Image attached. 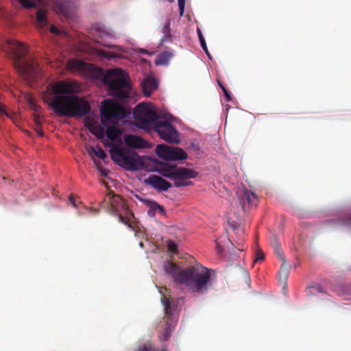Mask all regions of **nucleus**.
<instances>
[{"mask_svg":"<svg viewBox=\"0 0 351 351\" xmlns=\"http://www.w3.org/2000/svg\"><path fill=\"white\" fill-rule=\"evenodd\" d=\"M73 90L72 84L59 82L49 84L42 93V99L59 116L82 117L90 112V106L85 99L74 95Z\"/></svg>","mask_w":351,"mask_h":351,"instance_id":"f257e3e1","label":"nucleus"},{"mask_svg":"<svg viewBox=\"0 0 351 351\" xmlns=\"http://www.w3.org/2000/svg\"><path fill=\"white\" fill-rule=\"evenodd\" d=\"M66 69L96 80H101L104 84L108 85L109 95L113 97L121 99L129 97L131 86L127 73L121 69H109L104 73L103 69L93 64L76 59L69 60Z\"/></svg>","mask_w":351,"mask_h":351,"instance_id":"f03ea898","label":"nucleus"},{"mask_svg":"<svg viewBox=\"0 0 351 351\" xmlns=\"http://www.w3.org/2000/svg\"><path fill=\"white\" fill-rule=\"evenodd\" d=\"M211 269L197 263L181 270L178 282L185 285L192 293L203 295L211 287Z\"/></svg>","mask_w":351,"mask_h":351,"instance_id":"7ed1b4c3","label":"nucleus"},{"mask_svg":"<svg viewBox=\"0 0 351 351\" xmlns=\"http://www.w3.org/2000/svg\"><path fill=\"white\" fill-rule=\"evenodd\" d=\"M159 291L162 295L161 302L164 305L165 316L158 326V330L160 332V341H165L170 337L178 322L180 311L178 305L183 299L182 298H172L168 289L165 287H161Z\"/></svg>","mask_w":351,"mask_h":351,"instance_id":"20e7f679","label":"nucleus"},{"mask_svg":"<svg viewBox=\"0 0 351 351\" xmlns=\"http://www.w3.org/2000/svg\"><path fill=\"white\" fill-rule=\"evenodd\" d=\"M8 45L14 59V66L22 77L27 81H31L41 77L39 64L35 60H23L27 53V48L23 43L10 40Z\"/></svg>","mask_w":351,"mask_h":351,"instance_id":"39448f33","label":"nucleus"},{"mask_svg":"<svg viewBox=\"0 0 351 351\" xmlns=\"http://www.w3.org/2000/svg\"><path fill=\"white\" fill-rule=\"evenodd\" d=\"M157 171L162 176L172 179L174 181V186L178 188L192 185L193 182L187 180L196 178L198 175V173L192 169L178 167L168 163H162L158 166Z\"/></svg>","mask_w":351,"mask_h":351,"instance_id":"423d86ee","label":"nucleus"},{"mask_svg":"<svg viewBox=\"0 0 351 351\" xmlns=\"http://www.w3.org/2000/svg\"><path fill=\"white\" fill-rule=\"evenodd\" d=\"M134 118L136 125L146 130H153L160 120L156 112L145 104H140L136 107Z\"/></svg>","mask_w":351,"mask_h":351,"instance_id":"0eeeda50","label":"nucleus"},{"mask_svg":"<svg viewBox=\"0 0 351 351\" xmlns=\"http://www.w3.org/2000/svg\"><path fill=\"white\" fill-rule=\"evenodd\" d=\"M110 152L112 154V158H114V156L119 157V160L122 162V165L128 170H138L143 168V163L138 157V156L134 153L126 152L124 149H121L119 145L114 143L110 144Z\"/></svg>","mask_w":351,"mask_h":351,"instance_id":"6e6552de","label":"nucleus"},{"mask_svg":"<svg viewBox=\"0 0 351 351\" xmlns=\"http://www.w3.org/2000/svg\"><path fill=\"white\" fill-rule=\"evenodd\" d=\"M108 198L112 213L119 216L120 222L132 228L130 217L132 216L133 214L128 210L121 197L110 192L108 194Z\"/></svg>","mask_w":351,"mask_h":351,"instance_id":"1a4fd4ad","label":"nucleus"},{"mask_svg":"<svg viewBox=\"0 0 351 351\" xmlns=\"http://www.w3.org/2000/svg\"><path fill=\"white\" fill-rule=\"evenodd\" d=\"M101 122L106 126L104 119L106 121L120 120L127 115V110L122 104L114 100L105 99L101 109Z\"/></svg>","mask_w":351,"mask_h":351,"instance_id":"9d476101","label":"nucleus"},{"mask_svg":"<svg viewBox=\"0 0 351 351\" xmlns=\"http://www.w3.org/2000/svg\"><path fill=\"white\" fill-rule=\"evenodd\" d=\"M153 130L167 143H178L180 141L178 130L168 121L159 120Z\"/></svg>","mask_w":351,"mask_h":351,"instance_id":"9b49d317","label":"nucleus"},{"mask_svg":"<svg viewBox=\"0 0 351 351\" xmlns=\"http://www.w3.org/2000/svg\"><path fill=\"white\" fill-rule=\"evenodd\" d=\"M156 154L166 160H184L187 158V154L182 148L171 147L165 144L157 145Z\"/></svg>","mask_w":351,"mask_h":351,"instance_id":"f8f14e48","label":"nucleus"},{"mask_svg":"<svg viewBox=\"0 0 351 351\" xmlns=\"http://www.w3.org/2000/svg\"><path fill=\"white\" fill-rule=\"evenodd\" d=\"M145 183L152 186L158 191H167L172 184L163 178L152 174L145 179Z\"/></svg>","mask_w":351,"mask_h":351,"instance_id":"ddd939ff","label":"nucleus"},{"mask_svg":"<svg viewBox=\"0 0 351 351\" xmlns=\"http://www.w3.org/2000/svg\"><path fill=\"white\" fill-rule=\"evenodd\" d=\"M54 8L64 16L69 18L72 16L74 11L73 3L71 0H55Z\"/></svg>","mask_w":351,"mask_h":351,"instance_id":"4468645a","label":"nucleus"},{"mask_svg":"<svg viewBox=\"0 0 351 351\" xmlns=\"http://www.w3.org/2000/svg\"><path fill=\"white\" fill-rule=\"evenodd\" d=\"M125 145L131 148L143 149L149 147V143L143 138L134 134H128L124 138Z\"/></svg>","mask_w":351,"mask_h":351,"instance_id":"2eb2a0df","label":"nucleus"},{"mask_svg":"<svg viewBox=\"0 0 351 351\" xmlns=\"http://www.w3.org/2000/svg\"><path fill=\"white\" fill-rule=\"evenodd\" d=\"M158 87V82L154 77H147L141 83L143 93L146 97H149L152 93Z\"/></svg>","mask_w":351,"mask_h":351,"instance_id":"dca6fc26","label":"nucleus"},{"mask_svg":"<svg viewBox=\"0 0 351 351\" xmlns=\"http://www.w3.org/2000/svg\"><path fill=\"white\" fill-rule=\"evenodd\" d=\"M164 270L166 274L171 276L174 280L178 282V277L180 275V271L178 266L173 263H167L164 265Z\"/></svg>","mask_w":351,"mask_h":351,"instance_id":"f3484780","label":"nucleus"},{"mask_svg":"<svg viewBox=\"0 0 351 351\" xmlns=\"http://www.w3.org/2000/svg\"><path fill=\"white\" fill-rule=\"evenodd\" d=\"M173 56V54L171 51H164L158 55L155 63L156 65L167 64Z\"/></svg>","mask_w":351,"mask_h":351,"instance_id":"a211bd4d","label":"nucleus"},{"mask_svg":"<svg viewBox=\"0 0 351 351\" xmlns=\"http://www.w3.org/2000/svg\"><path fill=\"white\" fill-rule=\"evenodd\" d=\"M86 126L97 138L101 139L104 137L105 130L102 126L93 123H86Z\"/></svg>","mask_w":351,"mask_h":351,"instance_id":"6ab92c4d","label":"nucleus"},{"mask_svg":"<svg viewBox=\"0 0 351 351\" xmlns=\"http://www.w3.org/2000/svg\"><path fill=\"white\" fill-rule=\"evenodd\" d=\"M243 193L244 199L247 201L250 207H256L258 205V196L255 193L245 189Z\"/></svg>","mask_w":351,"mask_h":351,"instance_id":"aec40b11","label":"nucleus"},{"mask_svg":"<svg viewBox=\"0 0 351 351\" xmlns=\"http://www.w3.org/2000/svg\"><path fill=\"white\" fill-rule=\"evenodd\" d=\"M121 130L116 125L108 127L105 132L108 138L111 141H116L121 134Z\"/></svg>","mask_w":351,"mask_h":351,"instance_id":"412c9836","label":"nucleus"},{"mask_svg":"<svg viewBox=\"0 0 351 351\" xmlns=\"http://www.w3.org/2000/svg\"><path fill=\"white\" fill-rule=\"evenodd\" d=\"M162 33L164 36L161 38V44L166 42L171 41V28H170V21L167 20L164 25L162 28Z\"/></svg>","mask_w":351,"mask_h":351,"instance_id":"4be33fe9","label":"nucleus"},{"mask_svg":"<svg viewBox=\"0 0 351 351\" xmlns=\"http://www.w3.org/2000/svg\"><path fill=\"white\" fill-rule=\"evenodd\" d=\"M289 276V268L286 265V260L284 261H281V267L280 271H278V278L280 281L282 282H285L287 280Z\"/></svg>","mask_w":351,"mask_h":351,"instance_id":"5701e85b","label":"nucleus"},{"mask_svg":"<svg viewBox=\"0 0 351 351\" xmlns=\"http://www.w3.org/2000/svg\"><path fill=\"white\" fill-rule=\"evenodd\" d=\"M36 21L40 27L45 26L47 24L46 13L43 10H38L36 12Z\"/></svg>","mask_w":351,"mask_h":351,"instance_id":"b1692460","label":"nucleus"},{"mask_svg":"<svg viewBox=\"0 0 351 351\" xmlns=\"http://www.w3.org/2000/svg\"><path fill=\"white\" fill-rule=\"evenodd\" d=\"M90 150L96 156H97L101 160H104L107 158L106 153L99 145L95 147H91Z\"/></svg>","mask_w":351,"mask_h":351,"instance_id":"393cba45","label":"nucleus"},{"mask_svg":"<svg viewBox=\"0 0 351 351\" xmlns=\"http://www.w3.org/2000/svg\"><path fill=\"white\" fill-rule=\"evenodd\" d=\"M148 206L150 208L149 212L155 213L156 211H160L161 213H165V209L162 206H160L158 204H157L156 202L154 201H149L148 202Z\"/></svg>","mask_w":351,"mask_h":351,"instance_id":"a878e982","label":"nucleus"},{"mask_svg":"<svg viewBox=\"0 0 351 351\" xmlns=\"http://www.w3.org/2000/svg\"><path fill=\"white\" fill-rule=\"evenodd\" d=\"M38 0H19L21 5L25 8H32L35 7Z\"/></svg>","mask_w":351,"mask_h":351,"instance_id":"bb28decb","label":"nucleus"},{"mask_svg":"<svg viewBox=\"0 0 351 351\" xmlns=\"http://www.w3.org/2000/svg\"><path fill=\"white\" fill-rule=\"evenodd\" d=\"M197 34L202 47L205 51V52L208 55L206 41L199 29H197Z\"/></svg>","mask_w":351,"mask_h":351,"instance_id":"cd10ccee","label":"nucleus"},{"mask_svg":"<svg viewBox=\"0 0 351 351\" xmlns=\"http://www.w3.org/2000/svg\"><path fill=\"white\" fill-rule=\"evenodd\" d=\"M137 351H167V348L166 347L162 346L160 350H157L155 348H152L151 344H148L145 345L143 347L138 348Z\"/></svg>","mask_w":351,"mask_h":351,"instance_id":"c85d7f7f","label":"nucleus"},{"mask_svg":"<svg viewBox=\"0 0 351 351\" xmlns=\"http://www.w3.org/2000/svg\"><path fill=\"white\" fill-rule=\"evenodd\" d=\"M167 247L168 250L173 253V254H177L178 252V246L175 242L173 241H169L167 243Z\"/></svg>","mask_w":351,"mask_h":351,"instance_id":"c756f323","label":"nucleus"},{"mask_svg":"<svg viewBox=\"0 0 351 351\" xmlns=\"http://www.w3.org/2000/svg\"><path fill=\"white\" fill-rule=\"evenodd\" d=\"M264 259H265L264 252L260 248H258L256 251V256H255L254 262L263 261Z\"/></svg>","mask_w":351,"mask_h":351,"instance_id":"7c9ffc66","label":"nucleus"},{"mask_svg":"<svg viewBox=\"0 0 351 351\" xmlns=\"http://www.w3.org/2000/svg\"><path fill=\"white\" fill-rule=\"evenodd\" d=\"M274 252L275 254L278 256V258L281 261H285V256L284 255L283 252H282L280 246H279L278 247L274 249Z\"/></svg>","mask_w":351,"mask_h":351,"instance_id":"2f4dec72","label":"nucleus"},{"mask_svg":"<svg viewBox=\"0 0 351 351\" xmlns=\"http://www.w3.org/2000/svg\"><path fill=\"white\" fill-rule=\"evenodd\" d=\"M178 1L180 16H183L184 12L185 0H178Z\"/></svg>","mask_w":351,"mask_h":351,"instance_id":"473e14b6","label":"nucleus"},{"mask_svg":"<svg viewBox=\"0 0 351 351\" xmlns=\"http://www.w3.org/2000/svg\"><path fill=\"white\" fill-rule=\"evenodd\" d=\"M97 169L100 172L101 176L102 177H106L108 171L99 165H97Z\"/></svg>","mask_w":351,"mask_h":351,"instance_id":"72a5a7b5","label":"nucleus"},{"mask_svg":"<svg viewBox=\"0 0 351 351\" xmlns=\"http://www.w3.org/2000/svg\"><path fill=\"white\" fill-rule=\"evenodd\" d=\"M34 130H35L36 132L38 134V136H44V132L41 129V125H40L39 126L38 125H35L34 126Z\"/></svg>","mask_w":351,"mask_h":351,"instance_id":"f704fd0d","label":"nucleus"},{"mask_svg":"<svg viewBox=\"0 0 351 351\" xmlns=\"http://www.w3.org/2000/svg\"><path fill=\"white\" fill-rule=\"evenodd\" d=\"M271 245L273 250L280 246V243L278 242V241L275 238L271 241Z\"/></svg>","mask_w":351,"mask_h":351,"instance_id":"c9c22d12","label":"nucleus"},{"mask_svg":"<svg viewBox=\"0 0 351 351\" xmlns=\"http://www.w3.org/2000/svg\"><path fill=\"white\" fill-rule=\"evenodd\" d=\"M34 125H41V121H40V116L39 115H36L34 118Z\"/></svg>","mask_w":351,"mask_h":351,"instance_id":"e433bc0d","label":"nucleus"},{"mask_svg":"<svg viewBox=\"0 0 351 351\" xmlns=\"http://www.w3.org/2000/svg\"><path fill=\"white\" fill-rule=\"evenodd\" d=\"M224 96L226 97V99L228 101H230L232 100V98H231V96H230V94L228 93V91L227 90V89H224Z\"/></svg>","mask_w":351,"mask_h":351,"instance_id":"4c0bfd02","label":"nucleus"},{"mask_svg":"<svg viewBox=\"0 0 351 351\" xmlns=\"http://www.w3.org/2000/svg\"><path fill=\"white\" fill-rule=\"evenodd\" d=\"M216 250L218 254H220L223 251V247L219 245V243L216 241Z\"/></svg>","mask_w":351,"mask_h":351,"instance_id":"58836bf2","label":"nucleus"},{"mask_svg":"<svg viewBox=\"0 0 351 351\" xmlns=\"http://www.w3.org/2000/svg\"><path fill=\"white\" fill-rule=\"evenodd\" d=\"M50 32L51 33L56 34H59L58 29L54 25H51L50 27Z\"/></svg>","mask_w":351,"mask_h":351,"instance_id":"ea45409f","label":"nucleus"},{"mask_svg":"<svg viewBox=\"0 0 351 351\" xmlns=\"http://www.w3.org/2000/svg\"><path fill=\"white\" fill-rule=\"evenodd\" d=\"M102 56H104V57H106L108 58H111L113 57L112 56V53H110V52H106V51H104L102 53H101Z\"/></svg>","mask_w":351,"mask_h":351,"instance_id":"a19ab883","label":"nucleus"},{"mask_svg":"<svg viewBox=\"0 0 351 351\" xmlns=\"http://www.w3.org/2000/svg\"><path fill=\"white\" fill-rule=\"evenodd\" d=\"M69 201L71 202V204H73V206L74 207H76V206H77L76 203H75V199H74V197H73L72 195H71V196L69 197Z\"/></svg>","mask_w":351,"mask_h":351,"instance_id":"79ce46f5","label":"nucleus"},{"mask_svg":"<svg viewBox=\"0 0 351 351\" xmlns=\"http://www.w3.org/2000/svg\"><path fill=\"white\" fill-rule=\"evenodd\" d=\"M315 289L319 293L324 292L323 288L320 285H317L316 287H315Z\"/></svg>","mask_w":351,"mask_h":351,"instance_id":"37998d69","label":"nucleus"},{"mask_svg":"<svg viewBox=\"0 0 351 351\" xmlns=\"http://www.w3.org/2000/svg\"><path fill=\"white\" fill-rule=\"evenodd\" d=\"M346 291L348 293V294L351 295V284L348 285L346 287Z\"/></svg>","mask_w":351,"mask_h":351,"instance_id":"c03bdc74","label":"nucleus"},{"mask_svg":"<svg viewBox=\"0 0 351 351\" xmlns=\"http://www.w3.org/2000/svg\"><path fill=\"white\" fill-rule=\"evenodd\" d=\"M218 84H219V86L221 87V88L222 89L223 92H224V89H226V88L223 86V85L219 80H218Z\"/></svg>","mask_w":351,"mask_h":351,"instance_id":"a18cd8bd","label":"nucleus"},{"mask_svg":"<svg viewBox=\"0 0 351 351\" xmlns=\"http://www.w3.org/2000/svg\"><path fill=\"white\" fill-rule=\"evenodd\" d=\"M0 112L1 113H5V110H4V108H3V106L1 105V104L0 103Z\"/></svg>","mask_w":351,"mask_h":351,"instance_id":"49530a36","label":"nucleus"},{"mask_svg":"<svg viewBox=\"0 0 351 351\" xmlns=\"http://www.w3.org/2000/svg\"><path fill=\"white\" fill-rule=\"evenodd\" d=\"M140 51L143 54H149V52L146 49H141Z\"/></svg>","mask_w":351,"mask_h":351,"instance_id":"de8ad7c7","label":"nucleus"},{"mask_svg":"<svg viewBox=\"0 0 351 351\" xmlns=\"http://www.w3.org/2000/svg\"><path fill=\"white\" fill-rule=\"evenodd\" d=\"M232 228L234 230H236L237 228V226L236 225H232Z\"/></svg>","mask_w":351,"mask_h":351,"instance_id":"09e8293b","label":"nucleus"},{"mask_svg":"<svg viewBox=\"0 0 351 351\" xmlns=\"http://www.w3.org/2000/svg\"><path fill=\"white\" fill-rule=\"evenodd\" d=\"M139 245H140V246H141V247H143V243L142 242H140Z\"/></svg>","mask_w":351,"mask_h":351,"instance_id":"8fccbe9b","label":"nucleus"},{"mask_svg":"<svg viewBox=\"0 0 351 351\" xmlns=\"http://www.w3.org/2000/svg\"><path fill=\"white\" fill-rule=\"evenodd\" d=\"M167 1H169V3H172L174 1V0H167Z\"/></svg>","mask_w":351,"mask_h":351,"instance_id":"3c124183","label":"nucleus"},{"mask_svg":"<svg viewBox=\"0 0 351 351\" xmlns=\"http://www.w3.org/2000/svg\"><path fill=\"white\" fill-rule=\"evenodd\" d=\"M240 230H241V232L242 233L243 232V229H241Z\"/></svg>","mask_w":351,"mask_h":351,"instance_id":"603ef678","label":"nucleus"}]
</instances>
